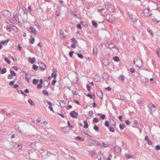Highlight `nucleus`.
<instances>
[{
  "mask_svg": "<svg viewBox=\"0 0 160 160\" xmlns=\"http://www.w3.org/2000/svg\"><path fill=\"white\" fill-rule=\"evenodd\" d=\"M71 116L73 118H77L78 115V113L73 110L70 113Z\"/></svg>",
  "mask_w": 160,
  "mask_h": 160,
  "instance_id": "obj_5",
  "label": "nucleus"
},
{
  "mask_svg": "<svg viewBox=\"0 0 160 160\" xmlns=\"http://www.w3.org/2000/svg\"><path fill=\"white\" fill-rule=\"evenodd\" d=\"M93 121L95 122H98L99 120H98V118H94L93 119Z\"/></svg>",
  "mask_w": 160,
  "mask_h": 160,
  "instance_id": "obj_40",
  "label": "nucleus"
},
{
  "mask_svg": "<svg viewBox=\"0 0 160 160\" xmlns=\"http://www.w3.org/2000/svg\"><path fill=\"white\" fill-rule=\"evenodd\" d=\"M130 71L134 73L135 72V70L133 68H131Z\"/></svg>",
  "mask_w": 160,
  "mask_h": 160,
  "instance_id": "obj_61",
  "label": "nucleus"
},
{
  "mask_svg": "<svg viewBox=\"0 0 160 160\" xmlns=\"http://www.w3.org/2000/svg\"><path fill=\"white\" fill-rule=\"evenodd\" d=\"M133 63L137 67L139 68L142 67L143 65L142 60L141 58H134L133 60Z\"/></svg>",
  "mask_w": 160,
  "mask_h": 160,
  "instance_id": "obj_1",
  "label": "nucleus"
},
{
  "mask_svg": "<svg viewBox=\"0 0 160 160\" xmlns=\"http://www.w3.org/2000/svg\"><path fill=\"white\" fill-rule=\"evenodd\" d=\"M38 46H39L40 47H42V43H41V42H39L38 44Z\"/></svg>",
  "mask_w": 160,
  "mask_h": 160,
  "instance_id": "obj_63",
  "label": "nucleus"
},
{
  "mask_svg": "<svg viewBox=\"0 0 160 160\" xmlns=\"http://www.w3.org/2000/svg\"><path fill=\"white\" fill-rule=\"evenodd\" d=\"M148 107L152 112L155 111L156 109V107L152 103L149 104L148 105Z\"/></svg>",
  "mask_w": 160,
  "mask_h": 160,
  "instance_id": "obj_4",
  "label": "nucleus"
},
{
  "mask_svg": "<svg viewBox=\"0 0 160 160\" xmlns=\"http://www.w3.org/2000/svg\"><path fill=\"white\" fill-rule=\"evenodd\" d=\"M38 67L37 66L33 64L32 65V68L35 70V71H37L38 69Z\"/></svg>",
  "mask_w": 160,
  "mask_h": 160,
  "instance_id": "obj_17",
  "label": "nucleus"
},
{
  "mask_svg": "<svg viewBox=\"0 0 160 160\" xmlns=\"http://www.w3.org/2000/svg\"><path fill=\"white\" fill-rule=\"evenodd\" d=\"M16 79H15L13 81H10L9 82V85L11 86H12L14 84V83L16 81Z\"/></svg>",
  "mask_w": 160,
  "mask_h": 160,
  "instance_id": "obj_28",
  "label": "nucleus"
},
{
  "mask_svg": "<svg viewBox=\"0 0 160 160\" xmlns=\"http://www.w3.org/2000/svg\"><path fill=\"white\" fill-rule=\"evenodd\" d=\"M92 24L93 25V26H95L96 27L98 26L97 24V23L95 21H92Z\"/></svg>",
  "mask_w": 160,
  "mask_h": 160,
  "instance_id": "obj_26",
  "label": "nucleus"
},
{
  "mask_svg": "<svg viewBox=\"0 0 160 160\" xmlns=\"http://www.w3.org/2000/svg\"><path fill=\"white\" fill-rule=\"evenodd\" d=\"M147 31L151 34V35L152 36H153V33L152 32V31L151 30H150L149 29H148Z\"/></svg>",
  "mask_w": 160,
  "mask_h": 160,
  "instance_id": "obj_30",
  "label": "nucleus"
},
{
  "mask_svg": "<svg viewBox=\"0 0 160 160\" xmlns=\"http://www.w3.org/2000/svg\"><path fill=\"white\" fill-rule=\"evenodd\" d=\"M28 102L32 105H33L35 104L34 102L31 99H28Z\"/></svg>",
  "mask_w": 160,
  "mask_h": 160,
  "instance_id": "obj_20",
  "label": "nucleus"
},
{
  "mask_svg": "<svg viewBox=\"0 0 160 160\" xmlns=\"http://www.w3.org/2000/svg\"><path fill=\"white\" fill-rule=\"evenodd\" d=\"M94 129L96 131H98V126L96 125H95L94 127Z\"/></svg>",
  "mask_w": 160,
  "mask_h": 160,
  "instance_id": "obj_43",
  "label": "nucleus"
},
{
  "mask_svg": "<svg viewBox=\"0 0 160 160\" xmlns=\"http://www.w3.org/2000/svg\"><path fill=\"white\" fill-rule=\"evenodd\" d=\"M119 78L121 80L123 81L124 80V76L123 75H121L120 76Z\"/></svg>",
  "mask_w": 160,
  "mask_h": 160,
  "instance_id": "obj_18",
  "label": "nucleus"
},
{
  "mask_svg": "<svg viewBox=\"0 0 160 160\" xmlns=\"http://www.w3.org/2000/svg\"><path fill=\"white\" fill-rule=\"evenodd\" d=\"M52 72L51 74V76L52 77L54 78H56L57 77V70L54 68L52 70Z\"/></svg>",
  "mask_w": 160,
  "mask_h": 160,
  "instance_id": "obj_6",
  "label": "nucleus"
},
{
  "mask_svg": "<svg viewBox=\"0 0 160 160\" xmlns=\"http://www.w3.org/2000/svg\"><path fill=\"white\" fill-rule=\"evenodd\" d=\"M10 73L11 74V75L12 76H16V73L13 71L10 70Z\"/></svg>",
  "mask_w": 160,
  "mask_h": 160,
  "instance_id": "obj_27",
  "label": "nucleus"
},
{
  "mask_svg": "<svg viewBox=\"0 0 160 160\" xmlns=\"http://www.w3.org/2000/svg\"><path fill=\"white\" fill-rule=\"evenodd\" d=\"M113 59L114 61L116 62H118L119 61V58L117 56L113 57Z\"/></svg>",
  "mask_w": 160,
  "mask_h": 160,
  "instance_id": "obj_16",
  "label": "nucleus"
},
{
  "mask_svg": "<svg viewBox=\"0 0 160 160\" xmlns=\"http://www.w3.org/2000/svg\"><path fill=\"white\" fill-rule=\"evenodd\" d=\"M38 82V81L36 79H34L33 80V83L34 84H37Z\"/></svg>",
  "mask_w": 160,
  "mask_h": 160,
  "instance_id": "obj_21",
  "label": "nucleus"
},
{
  "mask_svg": "<svg viewBox=\"0 0 160 160\" xmlns=\"http://www.w3.org/2000/svg\"><path fill=\"white\" fill-rule=\"evenodd\" d=\"M106 19L110 22H113L114 18L113 16L109 14H107L106 15Z\"/></svg>",
  "mask_w": 160,
  "mask_h": 160,
  "instance_id": "obj_3",
  "label": "nucleus"
},
{
  "mask_svg": "<svg viewBox=\"0 0 160 160\" xmlns=\"http://www.w3.org/2000/svg\"><path fill=\"white\" fill-rule=\"evenodd\" d=\"M77 27L78 28H79L80 29H81L82 28L81 26V24H78L77 25Z\"/></svg>",
  "mask_w": 160,
  "mask_h": 160,
  "instance_id": "obj_51",
  "label": "nucleus"
},
{
  "mask_svg": "<svg viewBox=\"0 0 160 160\" xmlns=\"http://www.w3.org/2000/svg\"><path fill=\"white\" fill-rule=\"evenodd\" d=\"M31 38L29 39V42L31 44H33L35 42V40L34 38H32V35H31Z\"/></svg>",
  "mask_w": 160,
  "mask_h": 160,
  "instance_id": "obj_11",
  "label": "nucleus"
},
{
  "mask_svg": "<svg viewBox=\"0 0 160 160\" xmlns=\"http://www.w3.org/2000/svg\"><path fill=\"white\" fill-rule=\"evenodd\" d=\"M148 143L149 145H151L152 144V141L150 140L148 141Z\"/></svg>",
  "mask_w": 160,
  "mask_h": 160,
  "instance_id": "obj_52",
  "label": "nucleus"
},
{
  "mask_svg": "<svg viewBox=\"0 0 160 160\" xmlns=\"http://www.w3.org/2000/svg\"><path fill=\"white\" fill-rule=\"evenodd\" d=\"M43 93L44 95H46L48 96V92L46 90H43Z\"/></svg>",
  "mask_w": 160,
  "mask_h": 160,
  "instance_id": "obj_23",
  "label": "nucleus"
},
{
  "mask_svg": "<svg viewBox=\"0 0 160 160\" xmlns=\"http://www.w3.org/2000/svg\"><path fill=\"white\" fill-rule=\"evenodd\" d=\"M104 10H105V8H101V9H98V10L97 11L99 12H101V11Z\"/></svg>",
  "mask_w": 160,
  "mask_h": 160,
  "instance_id": "obj_54",
  "label": "nucleus"
},
{
  "mask_svg": "<svg viewBox=\"0 0 160 160\" xmlns=\"http://www.w3.org/2000/svg\"><path fill=\"white\" fill-rule=\"evenodd\" d=\"M76 138L77 139H78V140H81V141H84V139L82 138V137H76Z\"/></svg>",
  "mask_w": 160,
  "mask_h": 160,
  "instance_id": "obj_29",
  "label": "nucleus"
},
{
  "mask_svg": "<svg viewBox=\"0 0 160 160\" xmlns=\"http://www.w3.org/2000/svg\"><path fill=\"white\" fill-rule=\"evenodd\" d=\"M12 75L11 74L9 75L8 76V78L9 79H11L12 78Z\"/></svg>",
  "mask_w": 160,
  "mask_h": 160,
  "instance_id": "obj_59",
  "label": "nucleus"
},
{
  "mask_svg": "<svg viewBox=\"0 0 160 160\" xmlns=\"http://www.w3.org/2000/svg\"><path fill=\"white\" fill-rule=\"evenodd\" d=\"M125 127V125L124 124H120L119 125V128L121 130L123 129Z\"/></svg>",
  "mask_w": 160,
  "mask_h": 160,
  "instance_id": "obj_19",
  "label": "nucleus"
},
{
  "mask_svg": "<svg viewBox=\"0 0 160 160\" xmlns=\"http://www.w3.org/2000/svg\"><path fill=\"white\" fill-rule=\"evenodd\" d=\"M109 130L110 131L112 132H115V130H114V128L112 127H110L109 128Z\"/></svg>",
  "mask_w": 160,
  "mask_h": 160,
  "instance_id": "obj_31",
  "label": "nucleus"
},
{
  "mask_svg": "<svg viewBox=\"0 0 160 160\" xmlns=\"http://www.w3.org/2000/svg\"><path fill=\"white\" fill-rule=\"evenodd\" d=\"M38 88L39 89H41L42 87V84H38L37 86Z\"/></svg>",
  "mask_w": 160,
  "mask_h": 160,
  "instance_id": "obj_45",
  "label": "nucleus"
},
{
  "mask_svg": "<svg viewBox=\"0 0 160 160\" xmlns=\"http://www.w3.org/2000/svg\"><path fill=\"white\" fill-rule=\"evenodd\" d=\"M71 41L72 42H73L77 43V41L76 39L74 38H72Z\"/></svg>",
  "mask_w": 160,
  "mask_h": 160,
  "instance_id": "obj_39",
  "label": "nucleus"
},
{
  "mask_svg": "<svg viewBox=\"0 0 160 160\" xmlns=\"http://www.w3.org/2000/svg\"><path fill=\"white\" fill-rule=\"evenodd\" d=\"M16 128H18L17 130L18 131V132H22V130L19 129V126L18 125H16Z\"/></svg>",
  "mask_w": 160,
  "mask_h": 160,
  "instance_id": "obj_36",
  "label": "nucleus"
},
{
  "mask_svg": "<svg viewBox=\"0 0 160 160\" xmlns=\"http://www.w3.org/2000/svg\"><path fill=\"white\" fill-rule=\"evenodd\" d=\"M102 145L103 147L105 148H107L108 146V145L106 143H105L104 142H102Z\"/></svg>",
  "mask_w": 160,
  "mask_h": 160,
  "instance_id": "obj_41",
  "label": "nucleus"
},
{
  "mask_svg": "<svg viewBox=\"0 0 160 160\" xmlns=\"http://www.w3.org/2000/svg\"><path fill=\"white\" fill-rule=\"evenodd\" d=\"M125 123L127 125H129L130 122L128 120H127L125 121Z\"/></svg>",
  "mask_w": 160,
  "mask_h": 160,
  "instance_id": "obj_58",
  "label": "nucleus"
},
{
  "mask_svg": "<svg viewBox=\"0 0 160 160\" xmlns=\"http://www.w3.org/2000/svg\"><path fill=\"white\" fill-rule=\"evenodd\" d=\"M76 43L75 42H73L71 44V47L74 48H75L76 47V46L75 45Z\"/></svg>",
  "mask_w": 160,
  "mask_h": 160,
  "instance_id": "obj_37",
  "label": "nucleus"
},
{
  "mask_svg": "<svg viewBox=\"0 0 160 160\" xmlns=\"http://www.w3.org/2000/svg\"><path fill=\"white\" fill-rule=\"evenodd\" d=\"M105 89L107 90L108 91H110L111 90V88L110 87H108V88H106Z\"/></svg>",
  "mask_w": 160,
  "mask_h": 160,
  "instance_id": "obj_50",
  "label": "nucleus"
},
{
  "mask_svg": "<svg viewBox=\"0 0 160 160\" xmlns=\"http://www.w3.org/2000/svg\"><path fill=\"white\" fill-rule=\"evenodd\" d=\"M112 122L113 123L112 125L114 126H115L116 124V122L113 119H112Z\"/></svg>",
  "mask_w": 160,
  "mask_h": 160,
  "instance_id": "obj_44",
  "label": "nucleus"
},
{
  "mask_svg": "<svg viewBox=\"0 0 160 160\" xmlns=\"http://www.w3.org/2000/svg\"><path fill=\"white\" fill-rule=\"evenodd\" d=\"M84 125L83 126V128H87L88 127V122L87 121L85 120L84 122Z\"/></svg>",
  "mask_w": 160,
  "mask_h": 160,
  "instance_id": "obj_13",
  "label": "nucleus"
},
{
  "mask_svg": "<svg viewBox=\"0 0 160 160\" xmlns=\"http://www.w3.org/2000/svg\"><path fill=\"white\" fill-rule=\"evenodd\" d=\"M56 80L55 78L52 82V85H54V84L56 83Z\"/></svg>",
  "mask_w": 160,
  "mask_h": 160,
  "instance_id": "obj_38",
  "label": "nucleus"
},
{
  "mask_svg": "<svg viewBox=\"0 0 160 160\" xmlns=\"http://www.w3.org/2000/svg\"><path fill=\"white\" fill-rule=\"evenodd\" d=\"M41 65H42V66H40L39 67V68L41 69V70L43 71L45 70V68L46 67V66L44 63H41Z\"/></svg>",
  "mask_w": 160,
  "mask_h": 160,
  "instance_id": "obj_10",
  "label": "nucleus"
},
{
  "mask_svg": "<svg viewBox=\"0 0 160 160\" xmlns=\"http://www.w3.org/2000/svg\"><path fill=\"white\" fill-rule=\"evenodd\" d=\"M108 10L109 11V12H113L115 11V8L113 6L110 5Z\"/></svg>",
  "mask_w": 160,
  "mask_h": 160,
  "instance_id": "obj_8",
  "label": "nucleus"
},
{
  "mask_svg": "<svg viewBox=\"0 0 160 160\" xmlns=\"http://www.w3.org/2000/svg\"><path fill=\"white\" fill-rule=\"evenodd\" d=\"M143 13L144 15L147 17H149L151 14V11L148 8H145L144 10Z\"/></svg>",
  "mask_w": 160,
  "mask_h": 160,
  "instance_id": "obj_2",
  "label": "nucleus"
},
{
  "mask_svg": "<svg viewBox=\"0 0 160 160\" xmlns=\"http://www.w3.org/2000/svg\"><path fill=\"white\" fill-rule=\"evenodd\" d=\"M155 148L158 150H160V146L159 145H157L156 147Z\"/></svg>",
  "mask_w": 160,
  "mask_h": 160,
  "instance_id": "obj_42",
  "label": "nucleus"
},
{
  "mask_svg": "<svg viewBox=\"0 0 160 160\" xmlns=\"http://www.w3.org/2000/svg\"><path fill=\"white\" fill-rule=\"evenodd\" d=\"M73 53H74V52L73 51H71V52H69V55L71 57H72V54Z\"/></svg>",
  "mask_w": 160,
  "mask_h": 160,
  "instance_id": "obj_47",
  "label": "nucleus"
},
{
  "mask_svg": "<svg viewBox=\"0 0 160 160\" xmlns=\"http://www.w3.org/2000/svg\"><path fill=\"white\" fill-rule=\"evenodd\" d=\"M28 59L29 62L32 64L35 61V58H29Z\"/></svg>",
  "mask_w": 160,
  "mask_h": 160,
  "instance_id": "obj_9",
  "label": "nucleus"
},
{
  "mask_svg": "<svg viewBox=\"0 0 160 160\" xmlns=\"http://www.w3.org/2000/svg\"><path fill=\"white\" fill-rule=\"evenodd\" d=\"M105 115H103L101 117V118L102 119H104L105 118Z\"/></svg>",
  "mask_w": 160,
  "mask_h": 160,
  "instance_id": "obj_49",
  "label": "nucleus"
},
{
  "mask_svg": "<svg viewBox=\"0 0 160 160\" xmlns=\"http://www.w3.org/2000/svg\"><path fill=\"white\" fill-rule=\"evenodd\" d=\"M125 156L128 158H132V157L130 155H129L127 154H125Z\"/></svg>",
  "mask_w": 160,
  "mask_h": 160,
  "instance_id": "obj_32",
  "label": "nucleus"
},
{
  "mask_svg": "<svg viewBox=\"0 0 160 160\" xmlns=\"http://www.w3.org/2000/svg\"><path fill=\"white\" fill-rule=\"evenodd\" d=\"M78 56L79 58L81 59H82L83 57V55L80 53L78 54Z\"/></svg>",
  "mask_w": 160,
  "mask_h": 160,
  "instance_id": "obj_33",
  "label": "nucleus"
},
{
  "mask_svg": "<svg viewBox=\"0 0 160 160\" xmlns=\"http://www.w3.org/2000/svg\"><path fill=\"white\" fill-rule=\"evenodd\" d=\"M28 31L30 32H32L34 34H36L37 33V30L33 27H31Z\"/></svg>",
  "mask_w": 160,
  "mask_h": 160,
  "instance_id": "obj_7",
  "label": "nucleus"
},
{
  "mask_svg": "<svg viewBox=\"0 0 160 160\" xmlns=\"http://www.w3.org/2000/svg\"><path fill=\"white\" fill-rule=\"evenodd\" d=\"M94 79V80L97 82H99L100 80V78L98 75L96 76Z\"/></svg>",
  "mask_w": 160,
  "mask_h": 160,
  "instance_id": "obj_12",
  "label": "nucleus"
},
{
  "mask_svg": "<svg viewBox=\"0 0 160 160\" xmlns=\"http://www.w3.org/2000/svg\"><path fill=\"white\" fill-rule=\"evenodd\" d=\"M13 68L16 71H18V68L16 66H14L13 67Z\"/></svg>",
  "mask_w": 160,
  "mask_h": 160,
  "instance_id": "obj_55",
  "label": "nucleus"
},
{
  "mask_svg": "<svg viewBox=\"0 0 160 160\" xmlns=\"http://www.w3.org/2000/svg\"><path fill=\"white\" fill-rule=\"evenodd\" d=\"M48 108H49V109L50 110L52 111V112H54V111L52 108V107L49 106V107H48Z\"/></svg>",
  "mask_w": 160,
  "mask_h": 160,
  "instance_id": "obj_46",
  "label": "nucleus"
},
{
  "mask_svg": "<svg viewBox=\"0 0 160 160\" xmlns=\"http://www.w3.org/2000/svg\"><path fill=\"white\" fill-rule=\"evenodd\" d=\"M34 24L39 29H40L41 27L39 25L38 23L37 22H34Z\"/></svg>",
  "mask_w": 160,
  "mask_h": 160,
  "instance_id": "obj_15",
  "label": "nucleus"
},
{
  "mask_svg": "<svg viewBox=\"0 0 160 160\" xmlns=\"http://www.w3.org/2000/svg\"><path fill=\"white\" fill-rule=\"evenodd\" d=\"M157 53L158 55V56L160 57V50L159 51H157Z\"/></svg>",
  "mask_w": 160,
  "mask_h": 160,
  "instance_id": "obj_62",
  "label": "nucleus"
},
{
  "mask_svg": "<svg viewBox=\"0 0 160 160\" xmlns=\"http://www.w3.org/2000/svg\"><path fill=\"white\" fill-rule=\"evenodd\" d=\"M25 80L28 81V82H29V80L30 78H29L28 77H27V76L25 77Z\"/></svg>",
  "mask_w": 160,
  "mask_h": 160,
  "instance_id": "obj_48",
  "label": "nucleus"
},
{
  "mask_svg": "<svg viewBox=\"0 0 160 160\" xmlns=\"http://www.w3.org/2000/svg\"><path fill=\"white\" fill-rule=\"evenodd\" d=\"M72 92H73L74 95H76L77 94V92L75 90H73Z\"/></svg>",
  "mask_w": 160,
  "mask_h": 160,
  "instance_id": "obj_57",
  "label": "nucleus"
},
{
  "mask_svg": "<svg viewBox=\"0 0 160 160\" xmlns=\"http://www.w3.org/2000/svg\"><path fill=\"white\" fill-rule=\"evenodd\" d=\"M18 147L19 148V149H21L22 147V146L20 144L18 145Z\"/></svg>",
  "mask_w": 160,
  "mask_h": 160,
  "instance_id": "obj_64",
  "label": "nucleus"
},
{
  "mask_svg": "<svg viewBox=\"0 0 160 160\" xmlns=\"http://www.w3.org/2000/svg\"><path fill=\"white\" fill-rule=\"evenodd\" d=\"M87 89H88V90L89 91H90L91 90V89H90V87L88 85H87Z\"/></svg>",
  "mask_w": 160,
  "mask_h": 160,
  "instance_id": "obj_53",
  "label": "nucleus"
},
{
  "mask_svg": "<svg viewBox=\"0 0 160 160\" xmlns=\"http://www.w3.org/2000/svg\"><path fill=\"white\" fill-rule=\"evenodd\" d=\"M5 61L8 63V64H10L11 63L10 61L9 60V59L7 58H5Z\"/></svg>",
  "mask_w": 160,
  "mask_h": 160,
  "instance_id": "obj_24",
  "label": "nucleus"
},
{
  "mask_svg": "<svg viewBox=\"0 0 160 160\" xmlns=\"http://www.w3.org/2000/svg\"><path fill=\"white\" fill-rule=\"evenodd\" d=\"M13 88H18V86L17 84H15L13 86Z\"/></svg>",
  "mask_w": 160,
  "mask_h": 160,
  "instance_id": "obj_60",
  "label": "nucleus"
},
{
  "mask_svg": "<svg viewBox=\"0 0 160 160\" xmlns=\"http://www.w3.org/2000/svg\"><path fill=\"white\" fill-rule=\"evenodd\" d=\"M115 45L113 44H109L108 48H113L115 47Z\"/></svg>",
  "mask_w": 160,
  "mask_h": 160,
  "instance_id": "obj_25",
  "label": "nucleus"
},
{
  "mask_svg": "<svg viewBox=\"0 0 160 160\" xmlns=\"http://www.w3.org/2000/svg\"><path fill=\"white\" fill-rule=\"evenodd\" d=\"M105 125L108 127H109V122L108 121H106L105 122Z\"/></svg>",
  "mask_w": 160,
  "mask_h": 160,
  "instance_id": "obj_34",
  "label": "nucleus"
},
{
  "mask_svg": "<svg viewBox=\"0 0 160 160\" xmlns=\"http://www.w3.org/2000/svg\"><path fill=\"white\" fill-rule=\"evenodd\" d=\"M105 157L102 155V157L99 159V160H105Z\"/></svg>",
  "mask_w": 160,
  "mask_h": 160,
  "instance_id": "obj_35",
  "label": "nucleus"
},
{
  "mask_svg": "<svg viewBox=\"0 0 160 160\" xmlns=\"http://www.w3.org/2000/svg\"><path fill=\"white\" fill-rule=\"evenodd\" d=\"M87 96H88V97H89V98H92V95L90 94H88L87 95Z\"/></svg>",
  "mask_w": 160,
  "mask_h": 160,
  "instance_id": "obj_56",
  "label": "nucleus"
},
{
  "mask_svg": "<svg viewBox=\"0 0 160 160\" xmlns=\"http://www.w3.org/2000/svg\"><path fill=\"white\" fill-rule=\"evenodd\" d=\"M7 72V70L5 68H3L1 72V74H4L5 73H6Z\"/></svg>",
  "mask_w": 160,
  "mask_h": 160,
  "instance_id": "obj_22",
  "label": "nucleus"
},
{
  "mask_svg": "<svg viewBox=\"0 0 160 160\" xmlns=\"http://www.w3.org/2000/svg\"><path fill=\"white\" fill-rule=\"evenodd\" d=\"M8 41H9V40L7 39L6 41H2L1 42V43L2 44H3V45L5 46L7 45V43L8 42Z\"/></svg>",
  "mask_w": 160,
  "mask_h": 160,
  "instance_id": "obj_14",
  "label": "nucleus"
}]
</instances>
